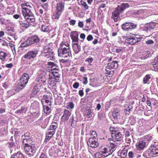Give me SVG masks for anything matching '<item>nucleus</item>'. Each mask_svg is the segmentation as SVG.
Instances as JSON below:
<instances>
[{
  "label": "nucleus",
  "mask_w": 158,
  "mask_h": 158,
  "mask_svg": "<svg viewBox=\"0 0 158 158\" xmlns=\"http://www.w3.org/2000/svg\"><path fill=\"white\" fill-rule=\"evenodd\" d=\"M91 111L90 109L88 108L85 111V114L87 116L88 118H90L91 117Z\"/></svg>",
  "instance_id": "nucleus-34"
},
{
  "label": "nucleus",
  "mask_w": 158,
  "mask_h": 158,
  "mask_svg": "<svg viewBox=\"0 0 158 158\" xmlns=\"http://www.w3.org/2000/svg\"><path fill=\"white\" fill-rule=\"evenodd\" d=\"M30 135L29 133H27L25 134L24 135H22V138L23 139H27V137H29V135Z\"/></svg>",
  "instance_id": "nucleus-43"
},
{
  "label": "nucleus",
  "mask_w": 158,
  "mask_h": 158,
  "mask_svg": "<svg viewBox=\"0 0 158 158\" xmlns=\"http://www.w3.org/2000/svg\"><path fill=\"white\" fill-rule=\"evenodd\" d=\"M29 78V75L26 73H24L22 75L20 79L25 81L26 80L28 81Z\"/></svg>",
  "instance_id": "nucleus-25"
},
{
  "label": "nucleus",
  "mask_w": 158,
  "mask_h": 158,
  "mask_svg": "<svg viewBox=\"0 0 158 158\" xmlns=\"http://www.w3.org/2000/svg\"><path fill=\"white\" fill-rule=\"evenodd\" d=\"M49 98L50 97L48 95H44L43 98L42 102H44V101H45V100H46L47 99H49Z\"/></svg>",
  "instance_id": "nucleus-48"
},
{
  "label": "nucleus",
  "mask_w": 158,
  "mask_h": 158,
  "mask_svg": "<svg viewBox=\"0 0 158 158\" xmlns=\"http://www.w3.org/2000/svg\"><path fill=\"white\" fill-rule=\"evenodd\" d=\"M120 112L118 110H115L112 114V116L115 119L119 118L120 117Z\"/></svg>",
  "instance_id": "nucleus-23"
},
{
  "label": "nucleus",
  "mask_w": 158,
  "mask_h": 158,
  "mask_svg": "<svg viewBox=\"0 0 158 158\" xmlns=\"http://www.w3.org/2000/svg\"><path fill=\"white\" fill-rule=\"evenodd\" d=\"M146 146V143L144 141H140L136 144L137 149L139 150L143 149Z\"/></svg>",
  "instance_id": "nucleus-17"
},
{
  "label": "nucleus",
  "mask_w": 158,
  "mask_h": 158,
  "mask_svg": "<svg viewBox=\"0 0 158 158\" xmlns=\"http://www.w3.org/2000/svg\"><path fill=\"white\" fill-rule=\"evenodd\" d=\"M102 154L100 152H97L95 154V158H102Z\"/></svg>",
  "instance_id": "nucleus-39"
},
{
  "label": "nucleus",
  "mask_w": 158,
  "mask_h": 158,
  "mask_svg": "<svg viewBox=\"0 0 158 158\" xmlns=\"http://www.w3.org/2000/svg\"><path fill=\"white\" fill-rule=\"evenodd\" d=\"M81 5L84 6L85 9H87L88 8V6L85 2H81Z\"/></svg>",
  "instance_id": "nucleus-46"
},
{
  "label": "nucleus",
  "mask_w": 158,
  "mask_h": 158,
  "mask_svg": "<svg viewBox=\"0 0 158 158\" xmlns=\"http://www.w3.org/2000/svg\"><path fill=\"white\" fill-rule=\"evenodd\" d=\"M93 39V36H92V35H88V36H87V40L89 41H90Z\"/></svg>",
  "instance_id": "nucleus-52"
},
{
  "label": "nucleus",
  "mask_w": 158,
  "mask_h": 158,
  "mask_svg": "<svg viewBox=\"0 0 158 158\" xmlns=\"http://www.w3.org/2000/svg\"><path fill=\"white\" fill-rule=\"evenodd\" d=\"M24 149L25 153L30 156H33L36 152L35 148L34 145H31L29 146L24 147Z\"/></svg>",
  "instance_id": "nucleus-5"
},
{
  "label": "nucleus",
  "mask_w": 158,
  "mask_h": 158,
  "mask_svg": "<svg viewBox=\"0 0 158 158\" xmlns=\"http://www.w3.org/2000/svg\"><path fill=\"white\" fill-rule=\"evenodd\" d=\"M57 126L56 125H53L52 124H51L50 126V128L51 129H51L52 130H55V129L57 128Z\"/></svg>",
  "instance_id": "nucleus-54"
},
{
  "label": "nucleus",
  "mask_w": 158,
  "mask_h": 158,
  "mask_svg": "<svg viewBox=\"0 0 158 158\" xmlns=\"http://www.w3.org/2000/svg\"><path fill=\"white\" fill-rule=\"evenodd\" d=\"M132 136H126V140L127 141H128L127 143H129L130 142H131V139H132Z\"/></svg>",
  "instance_id": "nucleus-45"
},
{
  "label": "nucleus",
  "mask_w": 158,
  "mask_h": 158,
  "mask_svg": "<svg viewBox=\"0 0 158 158\" xmlns=\"http://www.w3.org/2000/svg\"><path fill=\"white\" fill-rule=\"evenodd\" d=\"M30 45L39 42L40 39L37 36H33L27 40Z\"/></svg>",
  "instance_id": "nucleus-13"
},
{
  "label": "nucleus",
  "mask_w": 158,
  "mask_h": 158,
  "mask_svg": "<svg viewBox=\"0 0 158 158\" xmlns=\"http://www.w3.org/2000/svg\"><path fill=\"white\" fill-rule=\"evenodd\" d=\"M71 114V113L68 110H65L63 115L61 118V120L63 122H67Z\"/></svg>",
  "instance_id": "nucleus-12"
},
{
  "label": "nucleus",
  "mask_w": 158,
  "mask_h": 158,
  "mask_svg": "<svg viewBox=\"0 0 158 158\" xmlns=\"http://www.w3.org/2000/svg\"><path fill=\"white\" fill-rule=\"evenodd\" d=\"M55 131L54 130H51L47 132L46 134V136L45 141H48L52 137V136L55 134Z\"/></svg>",
  "instance_id": "nucleus-16"
},
{
  "label": "nucleus",
  "mask_w": 158,
  "mask_h": 158,
  "mask_svg": "<svg viewBox=\"0 0 158 158\" xmlns=\"http://www.w3.org/2000/svg\"><path fill=\"white\" fill-rule=\"evenodd\" d=\"M20 25L22 27L27 28L29 26V23L27 24L23 23L22 22H19Z\"/></svg>",
  "instance_id": "nucleus-36"
},
{
  "label": "nucleus",
  "mask_w": 158,
  "mask_h": 158,
  "mask_svg": "<svg viewBox=\"0 0 158 158\" xmlns=\"http://www.w3.org/2000/svg\"><path fill=\"white\" fill-rule=\"evenodd\" d=\"M79 94L80 96L82 97L84 95L83 91L82 90H80L79 91Z\"/></svg>",
  "instance_id": "nucleus-62"
},
{
  "label": "nucleus",
  "mask_w": 158,
  "mask_h": 158,
  "mask_svg": "<svg viewBox=\"0 0 158 158\" xmlns=\"http://www.w3.org/2000/svg\"><path fill=\"white\" fill-rule=\"evenodd\" d=\"M128 156L130 157H133L134 156V153L132 152H130L128 153Z\"/></svg>",
  "instance_id": "nucleus-59"
},
{
  "label": "nucleus",
  "mask_w": 158,
  "mask_h": 158,
  "mask_svg": "<svg viewBox=\"0 0 158 158\" xmlns=\"http://www.w3.org/2000/svg\"><path fill=\"white\" fill-rule=\"evenodd\" d=\"M32 6L31 3L29 2L21 4L22 14L26 21L29 23H33L35 20V16L31 11L32 9Z\"/></svg>",
  "instance_id": "nucleus-1"
},
{
  "label": "nucleus",
  "mask_w": 158,
  "mask_h": 158,
  "mask_svg": "<svg viewBox=\"0 0 158 158\" xmlns=\"http://www.w3.org/2000/svg\"><path fill=\"white\" fill-rule=\"evenodd\" d=\"M144 155H145V157L147 158H148L150 156H153L151 149L146 151Z\"/></svg>",
  "instance_id": "nucleus-26"
},
{
  "label": "nucleus",
  "mask_w": 158,
  "mask_h": 158,
  "mask_svg": "<svg viewBox=\"0 0 158 158\" xmlns=\"http://www.w3.org/2000/svg\"><path fill=\"white\" fill-rule=\"evenodd\" d=\"M71 39L72 40L73 42H79L78 41V35H77V34H74V35H73L71 36Z\"/></svg>",
  "instance_id": "nucleus-27"
},
{
  "label": "nucleus",
  "mask_w": 158,
  "mask_h": 158,
  "mask_svg": "<svg viewBox=\"0 0 158 158\" xmlns=\"http://www.w3.org/2000/svg\"><path fill=\"white\" fill-rule=\"evenodd\" d=\"M111 136L113 140L115 141H119L122 138V134L119 131H115L114 132L111 133Z\"/></svg>",
  "instance_id": "nucleus-10"
},
{
  "label": "nucleus",
  "mask_w": 158,
  "mask_h": 158,
  "mask_svg": "<svg viewBox=\"0 0 158 158\" xmlns=\"http://www.w3.org/2000/svg\"><path fill=\"white\" fill-rule=\"evenodd\" d=\"M83 83L85 85L88 83V80L86 77H84L83 79Z\"/></svg>",
  "instance_id": "nucleus-51"
},
{
  "label": "nucleus",
  "mask_w": 158,
  "mask_h": 158,
  "mask_svg": "<svg viewBox=\"0 0 158 158\" xmlns=\"http://www.w3.org/2000/svg\"><path fill=\"white\" fill-rule=\"evenodd\" d=\"M152 155L158 156V149H157L154 147H153V148H152L151 150Z\"/></svg>",
  "instance_id": "nucleus-31"
},
{
  "label": "nucleus",
  "mask_w": 158,
  "mask_h": 158,
  "mask_svg": "<svg viewBox=\"0 0 158 158\" xmlns=\"http://www.w3.org/2000/svg\"><path fill=\"white\" fill-rule=\"evenodd\" d=\"M93 60V58L91 57V58H87L86 60V61H88L89 62H91Z\"/></svg>",
  "instance_id": "nucleus-58"
},
{
  "label": "nucleus",
  "mask_w": 158,
  "mask_h": 158,
  "mask_svg": "<svg viewBox=\"0 0 158 158\" xmlns=\"http://www.w3.org/2000/svg\"><path fill=\"white\" fill-rule=\"evenodd\" d=\"M60 45L58 50L59 56H62L64 54H69L70 52L69 44L66 42H62Z\"/></svg>",
  "instance_id": "nucleus-3"
},
{
  "label": "nucleus",
  "mask_w": 158,
  "mask_h": 158,
  "mask_svg": "<svg viewBox=\"0 0 158 158\" xmlns=\"http://www.w3.org/2000/svg\"><path fill=\"white\" fill-rule=\"evenodd\" d=\"M139 40V39H138L137 38H128L126 39L125 42L131 44H133L138 42Z\"/></svg>",
  "instance_id": "nucleus-15"
},
{
  "label": "nucleus",
  "mask_w": 158,
  "mask_h": 158,
  "mask_svg": "<svg viewBox=\"0 0 158 158\" xmlns=\"http://www.w3.org/2000/svg\"><path fill=\"white\" fill-rule=\"evenodd\" d=\"M78 26L82 28L83 27V22L80 21L78 23Z\"/></svg>",
  "instance_id": "nucleus-60"
},
{
  "label": "nucleus",
  "mask_w": 158,
  "mask_h": 158,
  "mask_svg": "<svg viewBox=\"0 0 158 158\" xmlns=\"http://www.w3.org/2000/svg\"><path fill=\"white\" fill-rule=\"evenodd\" d=\"M42 30L44 32H48L49 31V28L45 25H43L42 27Z\"/></svg>",
  "instance_id": "nucleus-33"
},
{
  "label": "nucleus",
  "mask_w": 158,
  "mask_h": 158,
  "mask_svg": "<svg viewBox=\"0 0 158 158\" xmlns=\"http://www.w3.org/2000/svg\"><path fill=\"white\" fill-rule=\"evenodd\" d=\"M37 91H36V90H35V89L34 88V89H33V93L32 94V96H33L34 95H35L37 94Z\"/></svg>",
  "instance_id": "nucleus-64"
},
{
  "label": "nucleus",
  "mask_w": 158,
  "mask_h": 158,
  "mask_svg": "<svg viewBox=\"0 0 158 158\" xmlns=\"http://www.w3.org/2000/svg\"><path fill=\"white\" fill-rule=\"evenodd\" d=\"M28 82V81L19 80L17 86L15 88V90L17 92H19L23 89Z\"/></svg>",
  "instance_id": "nucleus-6"
},
{
  "label": "nucleus",
  "mask_w": 158,
  "mask_h": 158,
  "mask_svg": "<svg viewBox=\"0 0 158 158\" xmlns=\"http://www.w3.org/2000/svg\"><path fill=\"white\" fill-rule=\"evenodd\" d=\"M114 148H112L111 147V148L109 147L106 148H105L102 149V153L105 154H107L106 156H108L111 154L113 152L114 150Z\"/></svg>",
  "instance_id": "nucleus-14"
},
{
  "label": "nucleus",
  "mask_w": 158,
  "mask_h": 158,
  "mask_svg": "<svg viewBox=\"0 0 158 158\" xmlns=\"http://www.w3.org/2000/svg\"><path fill=\"white\" fill-rule=\"evenodd\" d=\"M155 64H153L154 67L158 69V60L157 62H154Z\"/></svg>",
  "instance_id": "nucleus-56"
},
{
  "label": "nucleus",
  "mask_w": 158,
  "mask_h": 158,
  "mask_svg": "<svg viewBox=\"0 0 158 158\" xmlns=\"http://www.w3.org/2000/svg\"><path fill=\"white\" fill-rule=\"evenodd\" d=\"M59 71L58 70L56 71H52L51 73L53 76L55 78H59L60 76V74L58 73Z\"/></svg>",
  "instance_id": "nucleus-29"
},
{
  "label": "nucleus",
  "mask_w": 158,
  "mask_h": 158,
  "mask_svg": "<svg viewBox=\"0 0 158 158\" xmlns=\"http://www.w3.org/2000/svg\"><path fill=\"white\" fill-rule=\"evenodd\" d=\"M76 125V121L74 120L73 118L72 123L71 126L73 127H75Z\"/></svg>",
  "instance_id": "nucleus-47"
},
{
  "label": "nucleus",
  "mask_w": 158,
  "mask_h": 158,
  "mask_svg": "<svg viewBox=\"0 0 158 158\" xmlns=\"http://www.w3.org/2000/svg\"><path fill=\"white\" fill-rule=\"evenodd\" d=\"M76 21L74 20H72L70 21V24L71 25H74Z\"/></svg>",
  "instance_id": "nucleus-63"
},
{
  "label": "nucleus",
  "mask_w": 158,
  "mask_h": 158,
  "mask_svg": "<svg viewBox=\"0 0 158 158\" xmlns=\"http://www.w3.org/2000/svg\"><path fill=\"white\" fill-rule=\"evenodd\" d=\"M43 107L44 111L45 113H49L50 112L49 108L48 106H44Z\"/></svg>",
  "instance_id": "nucleus-38"
},
{
  "label": "nucleus",
  "mask_w": 158,
  "mask_h": 158,
  "mask_svg": "<svg viewBox=\"0 0 158 158\" xmlns=\"http://www.w3.org/2000/svg\"><path fill=\"white\" fill-rule=\"evenodd\" d=\"M158 27V24L154 22L151 23L149 25V27L151 29H154Z\"/></svg>",
  "instance_id": "nucleus-30"
},
{
  "label": "nucleus",
  "mask_w": 158,
  "mask_h": 158,
  "mask_svg": "<svg viewBox=\"0 0 158 158\" xmlns=\"http://www.w3.org/2000/svg\"><path fill=\"white\" fill-rule=\"evenodd\" d=\"M122 51V49L120 48H117L115 49V52L116 53H118L121 52Z\"/></svg>",
  "instance_id": "nucleus-57"
},
{
  "label": "nucleus",
  "mask_w": 158,
  "mask_h": 158,
  "mask_svg": "<svg viewBox=\"0 0 158 158\" xmlns=\"http://www.w3.org/2000/svg\"><path fill=\"white\" fill-rule=\"evenodd\" d=\"M115 140H111V141H110V145L112 146H111L112 148H114L117 145V143L115 142Z\"/></svg>",
  "instance_id": "nucleus-32"
},
{
  "label": "nucleus",
  "mask_w": 158,
  "mask_h": 158,
  "mask_svg": "<svg viewBox=\"0 0 158 158\" xmlns=\"http://www.w3.org/2000/svg\"><path fill=\"white\" fill-rule=\"evenodd\" d=\"M13 66V64L12 63H10L9 64H6V67L8 68H11Z\"/></svg>",
  "instance_id": "nucleus-61"
},
{
  "label": "nucleus",
  "mask_w": 158,
  "mask_h": 158,
  "mask_svg": "<svg viewBox=\"0 0 158 158\" xmlns=\"http://www.w3.org/2000/svg\"><path fill=\"white\" fill-rule=\"evenodd\" d=\"M97 139L93 138L90 137L89 141L87 142L88 145L92 148H95L98 146V143Z\"/></svg>",
  "instance_id": "nucleus-8"
},
{
  "label": "nucleus",
  "mask_w": 158,
  "mask_h": 158,
  "mask_svg": "<svg viewBox=\"0 0 158 158\" xmlns=\"http://www.w3.org/2000/svg\"><path fill=\"white\" fill-rule=\"evenodd\" d=\"M39 158H48V157L47 155L42 153H41Z\"/></svg>",
  "instance_id": "nucleus-44"
},
{
  "label": "nucleus",
  "mask_w": 158,
  "mask_h": 158,
  "mask_svg": "<svg viewBox=\"0 0 158 158\" xmlns=\"http://www.w3.org/2000/svg\"><path fill=\"white\" fill-rule=\"evenodd\" d=\"M118 62L117 61H114L113 62L108 63L107 67L108 69H116L118 68Z\"/></svg>",
  "instance_id": "nucleus-18"
},
{
  "label": "nucleus",
  "mask_w": 158,
  "mask_h": 158,
  "mask_svg": "<svg viewBox=\"0 0 158 158\" xmlns=\"http://www.w3.org/2000/svg\"><path fill=\"white\" fill-rule=\"evenodd\" d=\"M48 64L49 65L48 67L50 68L52 67H57V65L53 62H48Z\"/></svg>",
  "instance_id": "nucleus-41"
},
{
  "label": "nucleus",
  "mask_w": 158,
  "mask_h": 158,
  "mask_svg": "<svg viewBox=\"0 0 158 158\" xmlns=\"http://www.w3.org/2000/svg\"><path fill=\"white\" fill-rule=\"evenodd\" d=\"M74 104L73 102H70L68 105V107H69L70 109H72L74 107Z\"/></svg>",
  "instance_id": "nucleus-53"
},
{
  "label": "nucleus",
  "mask_w": 158,
  "mask_h": 158,
  "mask_svg": "<svg viewBox=\"0 0 158 158\" xmlns=\"http://www.w3.org/2000/svg\"><path fill=\"white\" fill-rule=\"evenodd\" d=\"M127 152L126 150L123 151L121 153V156L123 158H125L127 155Z\"/></svg>",
  "instance_id": "nucleus-42"
},
{
  "label": "nucleus",
  "mask_w": 158,
  "mask_h": 158,
  "mask_svg": "<svg viewBox=\"0 0 158 158\" xmlns=\"http://www.w3.org/2000/svg\"><path fill=\"white\" fill-rule=\"evenodd\" d=\"M30 45L27 40L24 43L21 44V47H24Z\"/></svg>",
  "instance_id": "nucleus-40"
},
{
  "label": "nucleus",
  "mask_w": 158,
  "mask_h": 158,
  "mask_svg": "<svg viewBox=\"0 0 158 158\" xmlns=\"http://www.w3.org/2000/svg\"><path fill=\"white\" fill-rule=\"evenodd\" d=\"M52 43H49L48 45L45 46L43 49V52L45 54H47L44 55L45 57L48 58L49 56L52 57L53 52H52V47L51 46Z\"/></svg>",
  "instance_id": "nucleus-4"
},
{
  "label": "nucleus",
  "mask_w": 158,
  "mask_h": 158,
  "mask_svg": "<svg viewBox=\"0 0 158 158\" xmlns=\"http://www.w3.org/2000/svg\"><path fill=\"white\" fill-rule=\"evenodd\" d=\"M90 133L91 137H92L93 138L96 139L97 134L95 131H90Z\"/></svg>",
  "instance_id": "nucleus-35"
},
{
  "label": "nucleus",
  "mask_w": 158,
  "mask_h": 158,
  "mask_svg": "<svg viewBox=\"0 0 158 158\" xmlns=\"http://www.w3.org/2000/svg\"><path fill=\"white\" fill-rule=\"evenodd\" d=\"M146 44H152L153 43V41L152 40H149L146 41Z\"/></svg>",
  "instance_id": "nucleus-55"
},
{
  "label": "nucleus",
  "mask_w": 158,
  "mask_h": 158,
  "mask_svg": "<svg viewBox=\"0 0 158 158\" xmlns=\"http://www.w3.org/2000/svg\"><path fill=\"white\" fill-rule=\"evenodd\" d=\"M18 109L17 110L16 112L22 113L23 112L25 113L27 110V108L24 106H21L18 107Z\"/></svg>",
  "instance_id": "nucleus-21"
},
{
  "label": "nucleus",
  "mask_w": 158,
  "mask_h": 158,
  "mask_svg": "<svg viewBox=\"0 0 158 158\" xmlns=\"http://www.w3.org/2000/svg\"><path fill=\"white\" fill-rule=\"evenodd\" d=\"M37 50L30 51L26 54L23 57L25 59L33 58L35 57L37 54Z\"/></svg>",
  "instance_id": "nucleus-11"
},
{
  "label": "nucleus",
  "mask_w": 158,
  "mask_h": 158,
  "mask_svg": "<svg viewBox=\"0 0 158 158\" xmlns=\"http://www.w3.org/2000/svg\"><path fill=\"white\" fill-rule=\"evenodd\" d=\"M151 77L148 75H147L144 78L143 80V81L144 83L145 84L147 83L149 80V79H150Z\"/></svg>",
  "instance_id": "nucleus-37"
},
{
  "label": "nucleus",
  "mask_w": 158,
  "mask_h": 158,
  "mask_svg": "<svg viewBox=\"0 0 158 158\" xmlns=\"http://www.w3.org/2000/svg\"><path fill=\"white\" fill-rule=\"evenodd\" d=\"M128 6V4L123 3L121 7L117 8L112 13V18L115 22L120 20L119 16L121 14L123 13V11Z\"/></svg>",
  "instance_id": "nucleus-2"
},
{
  "label": "nucleus",
  "mask_w": 158,
  "mask_h": 158,
  "mask_svg": "<svg viewBox=\"0 0 158 158\" xmlns=\"http://www.w3.org/2000/svg\"><path fill=\"white\" fill-rule=\"evenodd\" d=\"M11 158H24V157L22 153L19 152L12 155Z\"/></svg>",
  "instance_id": "nucleus-24"
},
{
  "label": "nucleus",
  "mask_w": 158,
  "mask_h": 158,
  "mask_svg": "<svg viewBox=\"0 0 158 158\" xmlns=\"http://www.w3.org/2000/svg\"><path fill=\"white\" fill-rule=\"evenodd\" d=\"M64 4L63 2H60L57 4L56 10L59 12H61L64 10Z\"/></svg>",
  "instance_id": "nucleus-22"
},
{
  "label": "nucleus",
  "mask_w": 158,
  "mask_h": 158,
  "mask_svg": "<svg viewBox=\"0 0 158 158\" xmlns=\"http://www.w3.org/2000/svg\"><path fill=\"white\" fill-rule=\"evenodd\" d=\"M79 83L77 82H76L73 85V87L74 88L77 89L79 87Z\"/></svg>",
  "instance_id": "nucleus-49"
},
{
  "label": "nucleus",
  "mask_w": 158,
  "mask_h": 158,
  "mask_svg": "<svg viewBox=\"0 0 158 158\" xmlns=\"http://www.w3.org/2000/svg\"><path fill=\"white\" fill-rule=\"evenodd\" d=\"M60 15V13L58 12H57L55 15H54L53 18H54L55 19H58L59 18Z\"/></svg>",
  "instance_id": "nucleus-50"
},
{
  "label": "nucleus",
  "mask_w": 158,
  "mask_h": 158,
  "mask_svg": "<svg viewBox=\"0 0 158 158\" xmlns=\"http://www.w3.org/2000/svg\"><path fill=\"white\" fill-rule=\"evenodd\" d=\"M137 25L131 23H123L122 25V28L124 30L127 29L128 30H131L132 29L136 27Z\"/></svg>",
  "instance_id": "nucleus-9"
},
{
  "label": "nucleus",
  "mask_w": 158,
  "mask_h": 158,
  "mask_svg": "<svg viewBox=\"0 0 158 158\" xmlns=\"http://www.w3.org/2000/svg\"><path fill=\"white\" fill-rule=\"evenodd\" d=\"M83 40H80L77 43H73V49L75 54L78 53L81 50V45L83 43Z\"/></svg>",
  "instance_id": "nucleus-7"
},
{
  "label": "nucleus",
  "mask_w": 158,
  "mask_h": 158,
  "mask_svg": "<svg viewBox=\"0 0 158 158\" xmlns=\"http://www.w3.org/2000/svg\"><path fill=\"white\" fill-rule=\"evenodd\" d=\"M61 56L63 58L60 60V62L63 63L67 62L69 57V54H64L62 56Z\"/></svg>",
  "instance_id": "nucleus-20"
},
{
  "label": "nucleus",
  "mask_w": 158,
  "mask_h": 158,
  "mask_svg": "<svg viewBox=\"0 0 158 158\" xmlns=\"http://www.w3.org/2000/svg\"><path fill=\"white\" fill-rule=\"evenodd\" d=\"M7 56L6 54L3 52H0V58L2 61H4L6 57Z\"/></svg>",
  "instance_id": "nucleus-28"
},
{
  "label": "nucleus",
  "mask_w": 158,
  "mask_h": 158,
  "mask_svg": "<svg viewBox=\"0 0 158 158\" xmlns=\"http://www.w3.org/2000/svg\"><path fill=\"white\" fill-rule=\"evenodd\" d=\"M23 143L24 144V147L29 146L31 145H33L32 144V141L30 137H27V139H23Z\"/></svg>",
  "instance_id": "nucleus-19"
}]
</instances>
